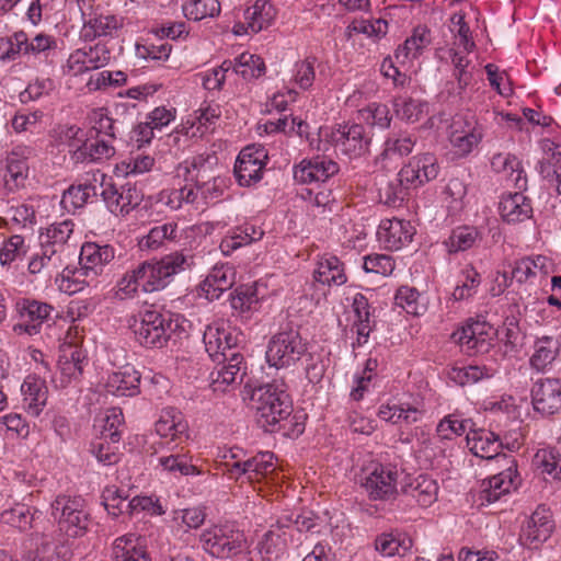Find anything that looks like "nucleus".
Masks as SVG:
<instances>
[{"label": "nucleus", "mask_w": 561, "mask_h": 561, "mask_svg": "<svg viewBox=\"0 0 561 561\" xmlns=\"http://www.w3.org/2000/svg\"><path fill=\"white\" fill-rule=\"evenodd\" d=\"M251 407L255 410L256 423L265 432H276L285 427L286 422L293 412V404L283 385L276 382L266 383L253 389Z\"/></svg>", "instance_id": "obj_1"}, {"label": "nucleus", "mask_w": 561, "mask_h": 561, "mask_svg": "<svg viewBox=\"0 0 561 561\" xmlns=\"http://www.w3.org/2000/svg\"><path fill=\"white\" fill-rule=\"evenodd\" d=\"M179 316L152 307L146 308L133 318L130 329L136 341L149 348H161L181 328Z\"/></svg>", "instance_id": "obj_2"}, {"label": "nucleus", "mask_w": 561, "mask_h": 561, "mask_svg": "<svg viewBox=\"0 0 561 561\" xmlns=\"http://www.w3.org/2000/svg\"><path fill=\"white\" fill-rule=\"evenodd\" d=\"M199 543L207 554L217 559H233L251 553L244 533L228 524L204 529Z\"/></svg>", "instance_id": "obj_3"}, {"label": "nucleus", "mask_w": 561, "mask_h": 561, "mask_svg": "<svg viewBox=\"0 0 561 561\" xmlns=\"http://www.w3.org/2000/svg\"><path fill=\"white\" fill-rule=\"evenodd\" d=\"M307 350V342L301 337L298 328L287 324L268 341L266 360L270 366L287 368L296 365Z\"/></svg>", "instance_id": "obj_4"}, {"label": "nucleus", "mask_w": 561, "mask_h": 561, "mask_svg": "<svg viewBox=\"0 0 561 561\" xmlns=\"http://www.w3.org/2000/svg\"><path fill=\"white\" fill-rule=\"evenodd\" d=\"M190 266L188 259L182 253L165 255L160 261H146L137 266L138 280L142 290L152 293L164 288L170 278Z\"/></svg>", "instance_id": "obj_5"}, {"label": "nucleus", "mask_w": 561, "mask_h": 561, "mask_svg": "<svg viewBox=\"0 0 561 561\" xmlns=\"http://www.w3.org/2000/svg\"><path fill=\"white\" fill-rule=\"evenodd\" d=\"M51 515L58 522L59 529L73 538L83 536L91 523L81 497L58 495L51 503Z\"/></svg>", "instance_id": "obj_6"}, {"label": "nucleus", "mask_w": 561, "mask_h": 561, "mask_svg": "<svg viewBox=\"0 0 561 561\" xmlns=\"http://www.w3.org/2000/svg\"><path fill=\"white\" fill-rule=\"evenodd\" d=\"M94 0H78L83 25L81 37L91 42L101 36H113L122 26V21L115 15L99 13L93 7Z\"/></svg>", "instance_id": "obj_7"}, {"label": "nucleus", "mask_w": 561, "mask_h": 561, "mask_svg": "<svg viewBox=\"0 0 561 561\" xmlns=\"http://www.w3.org/2000/svg\"><path fill=\"white\" fill-rule=\"evenodd\" d=\"M403 474L397 466L375 463L364 478L363 486L373 500H389L398 490L399 477Z\"/></svg>", "instance_id": "obj_8"}, {"label": "nucleus", "mask_w": 561, "mask_h": 561, "mask_svg": "<svg viewBox=\"0 0 561 561\" xmlns=\"http://www.w3.org/2000/svg\"><path fill=\"white\" fill-rule=\"evenodd\" d=\"M215 362L217 365L209 375L214 392L225 393L243 381L247 367L240 353H231L226 362L222 358Z\"/></svg>", "instance_id": "obj_9"}, {"label": "nucleus", "mask_w": 561, "mask_h": 561, "mask_svg": "<svg viewBox=\"0 0 561 561\" xmlns=\"http://www.w3.org/2000/svg\"><path fill=\"white\" fill-rule=\"evenodd\" d=\"M504 462L507 465L505 470L481 482V490L479 493L481 504L494 503L499 501L501 496L517 489V485L519 484V477L517 473L516 462L513 458Z\"/></svg>", "instance_id": "obj_10"}, {"label": "nucleus", "mask_w": 561, "mask_h": 561, "mask_svg": "<svg viewBox=\"0 0 561 561\" xmlns=\"http://www.w3.org/2000/svg\"><path fill=\"white\" fill-rule=\"evenodd\" d=\"M267 153L264 148L248 146L243 148L234 164V175L241 186H250L262 179Z\"/></svg>", "instance_id": "obj_11"}, {"label": "nucleus", "mask_w": 561, "mask_h": 561, "mask_svg": "<svg viewBox=\"0 0 561 561\" xmlns=\"http://www.w3.org/2000/svg\"><path fill=\"white\" fill-rule=\"evenodd\" d=\"M101 196L108 210L114 215H125L137 207L144 197L140 190L129 182L117 187L113 183L102 184Z\"/></svg>", "instance_id": "obj_12"}, {"label": "nucleus", "mask_w": 561, "mask_h": 561, "mask_svg": "<svg viewBox=\"0 0 561 561\" xmlns=\"http://www.w3.org/2000/svg\"><path fill=\"white\" fill-rule=\"evenodd\" d=\"M449 140L456 153L469 154L482 139V131L472 114L456 116L450 126Z\"/></svg>", "instance_id": "obj_13"}, {"label": "nucleus", "mask_w": 561, "mask_h": 561, "mask_svg": "<svg viewBox=\"0 0 561 561\" xmlns=\"http://www.w3.org/2000/svg\"><path fill=\"white\" fill-rule=\"evenodd\" d=\"M111 60V50L105 43L79 48L70 54L67 67L75 75L96 70L105 67Z\"/></svg>", "instance_id": "obj_14"}, {"label": "nucleus", "mask_w": 561, "mask_h": 561, "mask_svg": "<svg viewBox=\"0 0 561 561\" xmlns=\"http://www.w3.org/2000/svg\"><path fill=\"white\" fill-rule=\"evenodd\" d=\"M115 257V250L110 244H98L95 242H85L81 247L79 255L80 270L78 274L91 279H95L103 273L105 265Z\"/></svg>", "instance_id": "obj_15"}, {"label": "nucleus", "mask_w": 561, "mask_h": 561, "mask_svg": "<svg viewBox=\"0 0 561 561\" xmlns=\"http://www.w3.org/2000/svg\"><path fill=\"white\" fill-rule=\"evenodd\" d=\"M495 335V329L484 321H471L460 331L454 333V337L461 346L479 354L490 351Z\"/></svg>", "instance_id": "obj_16"}, {"label": "nucleus", "mask_w": 561, "mask_h": 561, "mask_svg": "<svg viewBox=\"0 0 561 561\" xmlns=\"http://www.w3.org/2000/svg\"><path fill=\"white\" fill-rule=\"evenodd\" d=\"M274 458V454L271 451H260L244 461L233 462L228 471L236 479L245 476L249 482H259L275 472Z\"/></svg>", "instance_id": "obj_17"}, {"label": "nucleus", "mask_w": 561, "mask_h": 561, "mask_svg": "<svg viewBox=\"0 0 561 561\" xmlns=\"http://www.w3.org/2000/svg\"><path fill=\"white\" fill-rule=\"evenodd\" d=\"M535 411L552 415L561 411V381L554 378L537 380L531 388Z\"/></svg>", "instance_id": "obj_18"}, {"label": "nucleus", "mask_w": 561, "mask_h": 561, "mask_svg": "<svg viewBox=\"0 0 561 561\" xmlns=\"http://www.w3.org/2000/svg\"><path fill=\"white\" fill-rule=\"evenodd\" d=\"M20 322L14 324L15 333H26L28 335L37 334L42 324L48 321L54 308L45 302L36 300H27L18 304Z\"/></svg>", "instance_id": "obj_19"}, {"label": "nucleus", "mask_w": 561, "mask_h": 561, "mask_svg": "<svg viewBox=\"0 0 561 561\" xmlns=\"http://www.w3.org/2000/svg\"><path fill=\"white\" fill-rule=\"evenodd\" d=\"M438 173V160L431 152L414 156L401 168V176L407 183L413 184V188L436 179Z\"/></svg>", "instance_id": "obj_20"}, {"label": "nucleus", "mask_w": 561, "mask_h": 561, "mask_svg": "<svg viewBox=\"0 0 561 561\" xmlns=\"http://www.w3.org/2000/svg\"><path fill=\"white\" fill-rule=\"evenodd\" d=\"M332 141L341 151L351 158L360 157L368 151L370 138L365 127L359 124L339 126L332 131Z\"/></svg>", "instance_id": "obj_21"}, {"label": "nucleus", "mask_w": 561, "mask_h": 561, "mask_svg": "<svg viewBox=\"0 0 561 561\" xmlns=\"http://www.w3.org/2000/svg\"><path fill=\"white\" fill-rule=\"evenodd\" d=\"M466 440L469 450L477 457L483 459L496 458L497 461L512 459L505 454H500L503 443L500 440V437L491 431L470 428V431L467 432Z\"/></svg>", "instance_id": "obj_22"}, {"label": "nucleus", "mask_w": 561, "mask_h": 561, "mask_svg": "<svg viewBox=\"0 0 561 561\" xmlns=\"http://www.w3.org/2000/svg\"><path fill=\"white\" fill-rule=\"evenodd\" d=\"M414 234V226L398 218L382 220L377 231L379 242L388 250L401 249L412 241Z\"/></svg>", "instance_id": "obj_23"}, {"label": "nucleus", "mask_w": 561, "mask_h": 561, "mask_svg": "<svg viewBox=\"0 0 561 561\" xmlns=\"http://www.w3.org/2000/svg\"><path fill=\"white\" fill-rule=\"evenodd\" d=\"M339 164L325 157L304 159L294 169V178L297 182L310 184L325 182L339 172Z\"/></svg>", "instance_id": "obj_24"}, {"label": "nucleus", "mask_w": 561, "mask_h": 561, "mask_svg": "<svg viewBox=\"0 0 561 561\" xmlns=\"http://www.w3.org/2000/svg\"><path fill=\"white\" fill-rule=\"evenodd\" d=\"M553 526L549 510L539 506L523 526L520 539L526 546L537 547L550 537Z\"/></svg>", "instance_id": "obj_25"}, {"label": "nucleus", "mask_w": 561, "mask_h": 561, "mask_svg": "<svg viewBox=\"0 0 561 561\" xmlns=\"http://www.w3.org/2000/svg\"><path fill=\"white\" fill-rule=\"evenodd\" d=\"M203 341L205 350L213 360L220 358L226 362L231 353H238L237 336L224 328L208 325L204 332Z\"/></svg>", "instance_id": "obj_26"}, {"label": "nucleus", "mask_w": 561, "mask_h": 561, "mask_svg": "<svg viewBox=\"0 0 561 561\" xmlns=\"http://www.w3.org/2000/svg\"><path fill=\"white\" fill-rule=\"evenodd\" d=\"M401 492L415 500L420 506L427 507L437 500L438 485L435 480L425 474L413 479L405 476Z\"/></svg>", "instance_id": "obj_27"}, {"label": "nucleus", "mask_w": 561, "mask_h": 561, "mask_svg": "<svg viewBox=\"0 0 561 561\" xmlns=\"http://www.w3.org/2000/svg\"><path fill=\"white\" fill-rule=\"evenodd\" d=\"M140 378L134 366L125 365L108 376L105 388L116 397H133L139 393Z\"/></svg>", "instance_id": "obj_28"}, {"label": "nucleus", "mask_w": 561, "mask_h": 561, "mask_svg": "<svg viewBox=\"0 0 561 561\" xmlns=\"http://www.w3.org/2000/svg\"><path fill=\"white\" fill-rule=\"evenodd\" d=\"M491 168L494 172L502 174L516 188L525 190L527 176L518 158L510 152H499L491 159Z\"/></svg>", "instance_id": "obj_29"}, {"label": "nucleus", "mask_w": 561, "mask_h": 561, "mask_svg": "<svg viewBox=\"0 0 561 561\" xmlns=\"http://www.w3.org/2000/svg\"><path fill=\"white\" fill-rule=\"evenodd\" d=\"M499 211L505 222L518 224L533 216V206L528 197L516 192L502 196Z\"/></svg>", "instance_id": "obj_30"}, {"label": "nucleus", "mask_w": 561, "mask_h": 561, "mask_svg": "<svg viewBox=\"0 0 561 561\" xmlns=\"http://www.w3.org/2000/svg\"><path fill=\"white\" fill-rule=\"evenodd\" d=\"M85 354L78 346L64 345L58 358V368L61 375V387H66L72 380H78L83 373Z\"/></svg>", "instance_id": "obj_31"}, {"label": "nucleus", "mask_w": 561, "mask_h": 561, "mask_svg": "<svg viewBox=\"0 0 561 561\" xmlns=\"http://www.w3.org/2000/svg\"><path fill=\"white\" fill-rule=\"evenodd\" d=\"M561 350L559 336H541L534 344V353L529 359L531 368L537 371H546L557 359Z\"/></svg>", "instance_id": "obj_32"}, {"label": "nucleus", "mask_w": 561, "mask_h": 561, "mask_svg": "<svg viewBox=\"0 0 561 561\" xmlns=\"http://www.w3.org/2000/svg\"><path fill=\"white\" fill-rule=\"evenodd\" d=\"M73 229L75 224L70 219L54 222L41 231L39 245L56 250V252L64 255L72 238Z\"/></svg>", "instance_id": "obj_33"}, {"label": "nucleus", "mask_w": 561, "mask_h": 561, "mask_svg": "<svg viewBox=\"0 0 561 561\" xmlns=\"http://www.w3.org/2000/svg\"><path fill=\"white\" fill-rule=\"evenodd\" d=\"M115 154V148L104 139H87L77 146L71 158L76 163H92L108 160Z\"/></svg>", "instance_id": "obj_34"}, {"label": "nucleus", "mask_w": 561, "mask_h": 561, "mask_svg": "<svg viewBox=\"0 0 561 561\" xmlns=\"http://www.w3.org/2000/svg\"><path fill=\"white\" fill-rule=\"evenodd\" d=\"M156 432L162 438H170V442L179 440V444L187 440V423L180 412L168 409L162 412L156 422Z\"/></svg>", "instance_id": "obj_35"}, {"label": "nucleus", "mask_w": 561, "mask_h": 561, "mask_svg": "<svg viewBox=\"0 0 561 561\" xmlns=\"http://www.w3.org/2000/svg\"><path fill=\"white\" fill-rule=\"evenodd\" d=\"M24 410L32 416H38L47 402L45 381L28 376L21 386Z\"/></svg>", "instance_id": "obj_36"}, {"label": "nucleus", "mask_w": 561, "mask_h": 561, "mask_svg": "<svg viewBox=\"0 0 561 561\" xmlns=\"http://www.w3.org/2000/svg\"><path fill=\"white\" fill-rule=\"evenodd\" d=\"M277 10L270 0H256L244 10L243 16L248 21L250 32L256 34L268 28L275 21Z\"/></svg>", "instance_id": "obj_37"}, {"label": "nucleus", "mask_w": 561, "mask_h": 561, "mask_svg": "<svg viewBox=\"0 0 561 561\" xmlns=\"http://www.w3.org/2000/svg\"><path fill=\"white\" fill-rule=\"evenodd\" d=\"M159 466L169 473L179 476H197L201 470L192 462V456L184 448H179V444L171 448V454L158 458Z\"/></svg>", "instance_id": "obj_38"}, {"label": "nucleus", "mask_w": 561, "mask_h": 561, "mask_svg": "<svg viewBox=\"0 0 561 561\" xmlns=\"http://www.w3.org/2000/svg\"><path fill=\"white\" fill-rule=\"evenodd\" d=\"M234 282L236 271L232 266H215L204 280L203 290L210 300L218 299Z\"/></svg>", "instance_id": "obj_39"}, {"label": "nucleus", "mask_w": 561, "mask_h": 561, "mask_svg": "<svg viewBox=\"0 0 561 561\" xmlns=\"http://www.w3.org/2000/svg\"><path fill=\"white\" fill-rule=\"evenodd\" d=\"M314 279L323 285L341 286L346 283L347 276L340 259L335 255L325 254L318 262Z\"/></svg>", "instance_id": "obj_40"}, {"label": "nucleus", "mask_w": 561, "mask_h": 561, "mask_svg": "<svg viewBox=\"0 0 561 561\" xmlns=\"http://www.w3.org/2000/svg\"><path fill=\"white\" fill-rule=\"evenodd\" d=\"M264 236V231L253 225L244 224L236 227L220 242V249L228 255L241 247L259 241Z\"/></svg>", "instance_id": "obj_41"}, {"label": "nucleus", "mask_w": 561, "mask_h": 561, "mask_svg": "<svg viewBox=\"0 0 561 561\" xmlns=\"http://www.w3.org/2000/svg\"><path fill=\"white\" fill-rule=\"evenodd\" d=\"M71 557L67 540H55L48 535H42L33 561H70Z\"/></svg>", "instance_id": "obj_42"}, {"label": "nucleus", "mask_w": 561, "mask_h": 561, "mask_svg": "<svg viewBox=\"0 0 561 561\" xmlns=\"http://www.w3.org/2000/svg\"><path fill=\"white\" fill-rule=\"evenodd\" d=\"M114 561H150L146 548L140 545L135 535H127L115 539L113 543Z\"/></svg>", "instance_id": "obj_43"}, {"label": "nucleus", "mask_w": 561, "mask_h": 561, "mask_svg": "<svg viewBox=\"0 0 561 561\" xmlns=\"http://www.w3.org/2000/svg\"><path fill=\"white\" fill-rule=\"evenodd\" d=\"M497 368L486 365H468L461 367H451L448 370V378L459 386L478 382L482 379H489L495 376Z\"/></svg>", "instance_id": "obj_44"}, {"label": "nucleus", "mask_w": 561, "mask_h": 561, "mask_svg": "<svg viewBox=\"0 0 561 561\" xmlns=\"http://www.w3.org/2000/svg\"><path fill=\"white\" fill-rule=\"evenodd\" d=\"M430 44V30L425 25H419L413 30L412 35L405 39L404 44L397 48L396 58H416Z\"/></svg>", "instance_id": "obj_45"}, {"label": "nucleus", "mask_w": 561, "mask_h": 561, "mask_svg": "<svg viewBox=\"0 0 561 561\" xmlns=\"http://www.w3.org/2000/svg\"><path fill=\"white\" fill-rule=\"evenodd\" d=\"M96 186L91 183L71 185L61 197V206L67 211L82 208L91 198L96 197Z\"/></svg>", "instance_id": "obj_46"}, {"label": "nucleus", "mask_w": 561, "mask_h": 561, "mask_svg": "<svg viewBox=\"0 0 561 561\" xmlns=\"http://www.w3.org/2000/svg\"><path fill=\"white\" fill-rule=\"evenodd\" d=\"M411 187L413 184L405 182L400 170L393 179L380 185L379 197L386 205L396 206L404 201Z\"/></svg>", "instance_id": "obj_47"}, {"label": "nucleus", "mask_w": 561, "mask_h": 561, "mask_svg": "<svg viewBox=\"0 0 561 561\" xmlns=\"http://www.w3.org/2000/svg\"><path fill=\"white\" fill-rule=\"evenodd\" d=\"M412 546V540L400 534H381L375 540V548L385 557H393L396 554H405Z\"/></svg>", "instance_id": "obj_48"}, {"label": "nucleus", "mask_w": 561, "mask_h": 561, "mask_svg": "<svg viewBox=\"0 0 561 561\" xmlns=\"http://www.w3.org/2000/svg\"><path fill=\"white\" fill-rule=\"evenodd\" d=\"M480 239V232L476 227L460 226L453 229L450 236L445 241L449 253H457L471 249Z\"/></svg>", "instance_id": "obj_49"}, {"label": "nucleus", "mask_w": 561, "mask_h": 561, "mask_svg": "<svg viewBox=\"0 0 561 561\" xmlns=\"http://www.w3.org/2000/svg\"><path fill=\"white\" fill-rule=\"evenodd\" d=\"M178 238V225L175 222H165L151 228L147 236L139 241L141 249L157 250L165 241H174Z\"/></svg>", "instance_id": "obj_50"}, {"label": "nucleus", "mask_w": 561, "mask_h": 561, "mask_svg": "<svg viewBox=\"0 0 561 561\" xmlns=\"http://www.w3.org/2000/svg\"><path fill=\"white\" fill-rule=\"evenodd\" d=\"M62 256L56 250L41 245V251L28 263V271L32 274H38L43 271H58L62 265Z\"/></svg>", "instance_id": "obj_51"}, {"label": "nucleus", "mask_w": 561, "mask_h": 561, "mask_svg": "<svg viewBox=\"0 0 561 561\" xmlns=\"http://www.w3.org/2000/svg\"><path fill=\"white\" fill-rule=\"evenodd\" d=\"M534 463L543 474L561 480V454L554 448L539 449L535 454Z\"/></svg>", "instance_id": "obj_52"}, {"label": "nucleus", "mask_w": 561, "mask_h": 561, "mask_svg": "<svg viewBox=\"0 0 561 561\" xmlns=\"http://www.w3.org/2000/svg\"><path fill=\"white\" fill-rule=\"evenodd\" d=\"M263 58L250 53H242L236 58L234 72L245 80L260 78L265 73Z\"/></svg>", "instance_id": "obj_53"}, {"label": "nucleus", "mask_w": 561, "mask_h": 561, "mask_svg": "<svg viewBox=\"0 0 561 561\" xmlns=\"http://www.w3.org/2000/svg\"><path fill=\"white\" fill-rule=\"evenodd\" d=\"M28 165L25 160L20 159L15 151H12L7 158V174L4 182L10 191L24 186L27 178Z\"/></svg>", "instance_id": "obj_54"}, {"label": "nucleus", "mask_w": 561, "mask_h": 561, "mask_svg": "<svg viewBox=\"0 0 561 561\" xmlns=\"http://www.w3.org/2000/svg\"><path fill=\"white\" fill-rule=\"evenodd\" d=\"M182 10L188 20L201 21L219 14L220 3L218 0H186Z\"/></svg>", "instance_id": "obj_55"}, {"label": "nucleus", "mask_w": 561, "mask_h": 561, "mask_svg": "<svg viewBox=\"0 0 561 561\" xmlns=\"http://www.w3.org/2000/svg\"><path fill=\"white\" fill-rule=\"evenodd\" d=\"M257 302V290L254 284L240 285L230 294V305L240 313L249 312Z\"/></svg>", "instance_id": "obj_56"}, {"label": "nucleus", "mask_w": 561, "mask_h": 561, "mask_svg": "<svg viewBox=\"0 0 561 561\" xmlns=\"http://www.w3.org/2000/svg\"><path fill=\"white\" fill-rule=\"evenodd\" d=\"M415 144H416V137L413 134L400 133V134L390 136L385 141V149H383L382 156H385V157L408 156L412 152Z\"/></svg>", "instance_id": "obj_57"}, {"label": "nucleus", "mask_w": 561, "mask_h": 561, "mask_svg": "<svg viewBox=\"0 0 561 561\" xmlns=\"http://www.w3.org/2000/svg\"><path fill=\"white\" fill-rule=\"evenodd\" d=\"M393 108L400 119L408 123H415L420 121L423 114L424 104L411 98H396Z\"/></svg>", "instance_id": "obj_58"}, {"label": "nucleus", "mask_w": 561, "mask_h": 561, "mask_svg": "<svg viewBox=\"0 0 561 561\" xmlns=\"http://www.w3.org/2000/svg\"><path fill=\"white\" fill-rule=\"evenodd\" d=\"M473 423L470 420H460L456 415L444 417L437 425L436 432L440 439H453L470 431Z\"/></svg>", "instance_id": "obj_59"}, {"label": "nucleus", "mask_w": 561, "mask_h": 561, "mask_svg": "<svg viewBox=\"0 0 561 561\" xmlns=\"http://www.w3.org/2000/svg\"><path fill=\"white\" fill-rule=\"evenodd\" d=\"M124 423V415L119 409H111L103 419L102 438L105 442L118 443L122 434L119 427Z\"/></svg>", "instance_id": "obj_60"}, {"label": "nucleus", "mask_w": 561, "mask_h": 561, "mask_svg": "<svg viewBox=\"0 0 561 561\" xmlns=\"http://www.w3.org/2000/svg\"><path fill=\"white\" fill-rule=\"evenodd\" d=\"M420 293L409 286H401L394 296V304L408 313L417 316L422 312L423 306L419 304Z\"/></svg>", "instance_id": "obj_61"}, {"label": "nucleus", "mask_w": 561, "mask_h": 561, "mask_svg": "<svg viewBox=\"0 0 561 561\" xmlns=\"http://www.w3.org/2000/svg\"><path fill=\"white\" fill-rule=\"evenodd\" d=\"M394 261L387 254H370L364 257L363 268L366 273L388 276L394 270Z\"/></svg>", "instance_id": "obj_62"}, {"label": "nucleus", "mask_w": 561, "mask_h": 561, "mask_svg": "<svg viewBox=\"0 0 561 561\" xmlns=\"http://www.w3.org/2000/svg\"><path fill=\"white\" fill-rule=\"evenodd\" d=\"M162 194V199H164L165 205L173 210L180 209L184 203L193 204L197 198V192L194 187L188 185L181 188H174L169 192H163Z\"/></svg>", "instance_id": "obj_63"}, {"label": "nucleus", "mask_w": 561, "mask_h": 561, "mask_svg": "<svg viewBox=\"0 0 561 561\" xmlns=\"http://www.w3.org/2000/svg\"><path fill=\"white\" fill-rule=\"evenodd\" d=\"M363 116L368 124L382 129L388 128L391 123L390 111L386 104H369L363 111Z\"/></svg>", "instance_id": "obj_64"}]
</instances>
